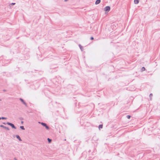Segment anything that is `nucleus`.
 Listing matches in <instances>:
<instances>
[{"label": "nucleus", "instance_id": "5", "mask_svg": "<svg viewBox=\"0 0 160 160\" xmlns=\"http://www.w3.org/2000/svg\"><path fill=\"white\" fill-rule=\"evenodd\" d=\"M19 100L21 101V102L26 106H27V104L25 101L22 98H20Z\"/></svg>", "mask_w": 160, "mask_h": 160}, {"label": "nucleus", "instance_id": "10", "mask_svg": "<svg viewBox=\"0 0 160 160\" xmlns=\"http://www.w3.org/2000/svg\"><path fill=\"white\" fill-rule=\"evenodd\" d=\"M139 0H134V3L137 4L139 3Z\"/></svg>", "mask_w": 160, "mask_h": 160}, {"label": "nucleus", "instance_id": "1", "mask_svg": "<svg viewBox=\"0 0 160 160\" xmlns=\"http://www.w3.org/2000/svg\"><path fill=\"white\" fill-rule=\"evenodd\" d=\"M7 124L8 125L10 126L12 128L14 129H16L17 128L16 127L14 126V124L12 123L9 122H7Z\"/></svg>", "mask_w": 160, "mask_h": 160}, {"label": "nucleus", "instance_id": "18", "mask_svg": "<svg viewBox=\"0 0 160 160\" xmlns=\"http://www.w3.org/2000/svg\"><path fill=\"white\" fill-rule=\"evenodd\" d=\"M126 117L128 119H130L131 117V116L130 115H128L126 116Z\"/></svg>", "mask_w": 160, "mask_h": 160}, {"label": "nucleus", "instance_id": "12", "mask_svg": "<svg viewBox=\"0 0 160 160\" xmlns=\"http://www.w3.org/2000/svg\"><path fill=\"white\" fill-rule=\"evenodd\" d=\"M152 93H150L149 95L150 99V100H151L152 99Z\"/></svg>", "mask_w": 160, "mask_h": 160}, {"label": "nucleus", "instance_id": "29", "mask_svg": "<svg viewBox=\"0 0 160 160\" xmlns=\"http://www.w3.org/2000/svg\"><path fill=\"white\" fill-rule=\"evenodd\" d=\"M1 119V117H0V120Z\"/></svg>", "mask_w": 160, "mask_h": 160}, {"label": "nucleus", "instance_id": "20", "mask_svg": "<svg viewBox=\"0 0 160 160\" xmlns=\"http://www.w3.org/2000/svg\"><path fill=\"white\" fill-rule=\"evenodd\" d=\"M0 127H2V128H5V126H4V125H0Z\"/></svg>", "mask_w": 160, "mask_h": 160}, {"label": "nucleus", "instance_id": "28", "mask_svg": "<svg viewBox=\"0 0 160 160\" xmlns=\"http://www.w3.org/2000/svg\"><path fill=\"white\" fill-rule=\"evenodd\" d=\"M68 0H64V1L65 2H67V1Z\"/></svg>", "mask_w": 160, "mask_h": 160}, {"label": "nucleus", "instance_id": "27", "mask_svg": "<svg viewBox=\"0 0 160 160\" xmlns=\"http://www.w3.org/2000/svg\"><path fill=\"white\" fill-rule=\"evenodd\" d=\"M9 62V60H7L6 61V62L7 63H8V62Z\"/></svg>", "mask_w": 160, "mask_h": 160}, {"label": "nucleus", "instance_id": "23", "mask_svg": "<svg viewBox=\"0 0 160 160\" xmlns=\"http://www.w3.org/2000/svg\"><path fill=\"white\" fill-rule=\"evenodd\" d=\"M42 122H38V123L39 124H41V123H42Z\"/></svg>", "mask_w": 160, "mask_h": 160}, {"label": "nucleus", "instance_id": "4", "mask_svg": "<svg viewBox=\"0 0 160 160\" xmlns=\"http://www.w3.org/2000/svg\"><path fill=\"white\" fill-rule=\"evenodd\" d=\"M110 10V7L109 6H106L104 8V10L106 12H108Z\"/></svg>", "mask_w": 160, "mask_h": 160}, {"label": "nucleus", "instance_id": "8", "mask_svg": "<svg viewBox=\"0 0 160 160\" xmlns=\"http://www.w3.org/2000/svg\"><path fill=\"white\" fill-rule=\"evenodd\" d=\"M101 2V0H97L95 2V4L96 5H98Z\"/></svg>", "mask_w": 160, "mask_h": 160}, {"label": "nucleus", "instance_id": "13", "mask_svg": "<svg viewBox=\"0 0 160 160\" xmlns=\"http://www.w3.org/2000/svg\"><path fill=\"white\" fill-rule=\"evenodd\" d=\"M103 127V125L102 124H100L98 126V128L99 129L101 128H102Z\"/></svg>", "mask_w": 160, "mask_h": 160}, {"label": "nucleus", "instance_id": "16", "mask_svg": "<svg viewBox=\"0 0 160 160\" xmlns=\"http://www.w3.org/2000/svg\"><path fill=\"white\" fill-rule=\"evenodd\" d=\"M15 4V3H10L9 5V6L10 7H11V5H14Z\"/></svg>", "mask_w": 160, "mask_h": 160}, {"label": "nucleus", "instance_id": "9", "mask_svg": "<svg viewBox=\"0 0 160 160\" xmlns=\"http://www.w3.org/2000/svg\"><path fill=\"white\" fill-rule=\"evenodd\" d=\"M79 47L80 48V50L81 51H83L84 50L81 44H79L78 45Z\"/></svg>", "mask_w": 160, "mask_h": 160}, {"label": "nucleus", "instance_id": "26", "mask_svg": "<svg viewBox=\"0 0 160 160\" xmlns=\"http://www.w3.org/2000/svg\"><path fill=\"white\" fill-rule=\"evenodd\" d=\"M21 123L22 124H23V121H21Z\"/></svg>", "mask_w": 160, "mask_h": 160}, {"label": "nucleus", "instance_id": "14", "mask_svg": "<svg viewBox=\"0 0 160 160\" xmlns=\"http://www.w3.org/2000/svg\"><path fill=\"white\" fill-rule=\"evenodd\" d=\"M20 128L22 130H24L25 129L24 126H20Z\"/></svg>", "mask_w": 160, "mask_h": 160}, {"label": "nucleus", "instance_id": "22", "mask_svg": "<svg viewBox=\"0 0 160 160\" xmlns=\"http://www.w3.org/2000/svg\"><path fill=\"white\" fill-rule=\"evenodd\" d=\"M2 123L4 125H6V124H7V122H3Z\"/></svg>", "mask_w": 160, "mask_h": 160}, {"label": "nucleus", "instance_id": "6", "mask_svg": "<svg viewBox=\"0 0 160 160\" xmlns=\"http://www.w3.org/2000/svg\"><path fill=\"white\" fill-rule=\"evenodd\" d=\"M58 67L56 65H52L50 66L51 69H55Z\"/></svg>", "mask_w": 160, "mask_h": 160}, {"label": "nucleus", "instance_id": "17", "mask_svg": "<svg viewBox=\"0 0 160 160\" xmlns=\"http://www.w3.org/2000/svg\"><path fill=\"white\" fill-rule=\"evenodd\" d=\"M7 118H6V117H1V119H2V120H4V119H7Z\"/></svg>", "mask_w": 160, "mask_h": 160}, {"label": "nucleus", "instance_id": "3", "mask_svg": "<svg viewBox=\"0 0 160 160\" xmlns=\"http://www.w3.org/2000/svg\"><path fill=\"white\" fill-rule=\"evenodd\" d=\"M41 125L43 127H45L47 130H49L50 129L49 127L47 125L46 123L44 122H42Z\"/></svg>", "mask_w": 160, "mask_h": 160}, {"label": "nucleus", "instance_id": "25", "mask_svg": "<svg viewBox=\"0 0 160 160\" xmlns=\"http://www.w3.org/2000/svg\"><path fill=\"white\" fill-rule=\"evenodd\" d=\"M14 159L15 160H18L16 158H14Z\"/></svg>", "mask_w": 160, "mask_h": 160}, {"label": "nucleus", "instance_id": "2", "mask_svg": "<svg viewBox=\"0 0 160 160\" xmlns=\"http://www.w3.org/2000/svg\"><path fill=\"white\" fill-rule=\"evenodd\" d=\"M3 75L6 76L7 77H9L12 76V74L9 72H3Z\"/></svg>", "mask_w": 160, "mask_h": 160}, {"label": "nucleus", "instance_id": "24", "mask_svg": "<svg viewBox=\"0 0 160 160\" xmlns=\"http://www.w3.org/2000/svg\"><path fill=\"white\" fill-rule=\"evenodd\" d=\"M3 91H4V92H6V91H7V90H5V89H3Z\"/></svg>", "mask_w": 160, "mask_h": 160}, {"label": "nucleus", "instance_id": "19", "mask_svg": "<svg viewBox=\"0 0 160 160\" xmlns=\"http://www.w3.org/2000/svg\"><path fill=\"white\" fill-rule=\"evenodd\" d=\"M4 128L7 129V130H9V128L8 127H6V126H5V127Z\"/></svg>", "mask_w": 160, "mask_h": 160}, {"label": "nucleus", "instance_id": "21", "mask_svg": "<svg viewBox=\"0 0 160 160\" xmlns=\"http://www.w3.org/2000/svg\"><path fill=\"white\" fill-rule=\"evenodd\" d=\"M90 39L92 40L94 39V38L93 37H91L90 38Z\"/></svg>", "mask_w": 160, "mask_h": 160}, {"label": "nucleus", "instance_id": "15", "mask_svg": "<svg viewBox=\"0 0 160 160\" xmlns=\"http://www.w3.org/2000/svg\"><path fill=\"white\" fill-rule=\"evenodd\" d=\"M48 141L49 143H51V142L52 141V140L51 139L48 138Z\"/></svg>", "mask_w": 160, "mask_h": 160}, {"label": "nucleus", "instance_id": "7", "mask_svg": "<svg viewBox=\"0 0 160 160\" xmlns=\"http://www.w3.org/2000/svg\"><path fill=\"white\" fill-rule=\"evenodd\" d=\"M16 137L19 141H22L21 138L18 135H16Z\"/></svg>", "mask_w": 160, "mask_h": 160}, {"label": "nucleus", "instance_id": "11", "mask_svg": "<svg viewBox=\"0 0 160 160\" xmlns=\"http://www.w3.org/2000/svg\"><path fill=\"white\" fill-rule=\"evenodd\" d=\"M146 70L145 68L144 67H143L141 69V72H142Z\"/></svg>", "mask_w": 160, "mask_h": 160}]
</instances>
